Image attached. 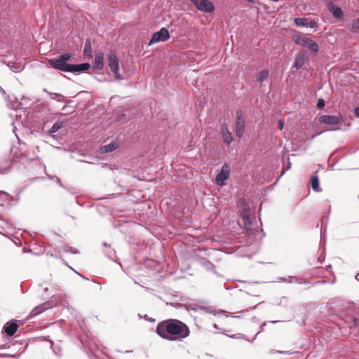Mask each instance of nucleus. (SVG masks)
I'll use <instances>...</instances> for the list:
<instances>
[{"mask_svg": "<svg viewBox=\"0 0 359 359\" xmlns=\"http://www.w3.org/2000/svg\"><path fill=\"white\" fill-rule=\"evenodd\" d=\"M278 123H279V128H280V130H282L283 128V126H284L283 122L281 120H279L278 121Z\"/></svg>", "mask_w": 359, "mask_h": 359, "instance_id": "41", "label": "nucleus"}, {"mask_svg": "<svg viewBox=\"0 0 359 359\" xmlns=\"http://www.w3.org/2000/svg\"><path fill=\"white\" fill-rule=\"evenodd\" d=\"M19 200H20V194L18 193V196H17L16 201H19Z\"/></svg>", "mask_w": 359, "mask_h": 359, "instance_id": "49", "label": "nucleus"}, {"mask_svg": "<svg viewBox=\"0 0 359 359\" xmlns=\"http://www.w3.org/2000/svg\"><path fill=\"white\" fill-rule=\"evenodd\" d=\"M90 68V65L88 62H84L78 65H72L70 72L71 73H74L75 74H79L80 73L85 72Z\"/></svg>", "mask_w": 359, "mask_h": 359, "instance_id": "13", "label": "nucleus"}, {"mask_svg": "<svg viewBox=\"0 0 359 359\" xmlns=\"http://www.w3.org/2000/svg\"><path fill=\"white\" fill-rule=\"evenodd\" d=\"M22 101L19 102L16 98L14 102H11V107L15 111V114L14 115L16 117V121L20 122L22 126L25 128H33L34 127V123L33 121L34 113L30 114L29 112H27V111L22 110V111L18 114V110L27 109L26 107H22Z\"/></svg>", "mask_w": 359, "mask_h": 359, "instance_id": "2", "label": "nucleus"}, {"mask_svg": "<svg viewBox=\"0 0 359 359\" xmlns=\"http://www.w3.org/2000/svg\"><path fill=\"white\" fill-rule=\"evenodd\" d=\"M108 65L111 71L114 73L115 77L121 79V76L119 74V62L117 56L114 53H110L107 55Z\"/></svg>", "mask_w": 359, "mask_h": 359, "instance_id": "7", "label": "nucleus"}, {"mask_svg": "<svg viewBox=\"0 0 359 359\" xmlns=\"http://www.w3.org/2000/svg\"><path fill=\"white\" fill-rule=\"evenodd\" d=\"M232 317H233V318H238V317H241V315H239V316H232Z\"/></svg>", "mask_w": 359, "mask_h": 359, "instance_id": "55", "label": "nucleus"}, {"mask_svg": "<svg viewBox=\"0 0 359 359\" xmlns=\"http://www.w3.org/2000/svg\"><path fill=\"white\" fill-rule=\"evenodd\" d=\"M72 55L70 53H64L60 55L57 57L51 58L48 60V64L54 69L69 72L71 64L67 62L72 60Z\"/></svg>", "mask_w": 359, "mask_h": 359, "instance_id": "3", "label": "nucleus"}, {"mask_svg": "<svg viewBox=\"0 0 359 359\" xmlns=\"http://www.w3.org/2000/svg\"><path fill=\"white\" fill-rule=\"evenodd\" d=\"M230 175V168L227 163H224L221 168L220 172L216 176V183L217 185L222 187L225 184V181L229 179Z\"/></svg>", "mask_w": 359, "mask_h": 359, "instance_id": "8", "label": "nucleus"}, {"mask_svg": "<svg viewBox=\"0 0 359 359\" xmlns=\"http://www.w3.org/2000/svg\"><path fill=\"white\" fill-rule=\"evenodd\" d=\"M318 171H316L311 177V184L313 190L316 192H320L322 189L319 185V179L318 177Z\"/></svg>", "mask_w": 359, "mask_h": 359, "instance_id": "18", "label": "nucleus"}, {"mask_svg": "<svg viewBox=\"0 0 359 359\" xmlns=\"http://www.w3.org/2000/svg\"><path fill=\"white\" fill-rule=\"evenodd\" d=\"M328 8L332 13L333 16L337 19H342L344 18V13L342 9L332 4H329Z\"/></svg>", "mask_w": 359, "mask_h": 359, "instance_id": "14", "label": "nucleus"}, {"mask_svg": "<svg viewBox=\"0 0 359 359\" xmlns=\"http://www.w3.org/2000/svg\"><path fill=\"white\" fill-rule=\"evenodd\" d=\"M355 279L359 280V273L355 276Z\"/></svg>", "mask_w": 359, "mask_h": 359, "instance_id": "52", "label": "nucleus"}, {"mask_svg": "<svg viewBox=\"0 0 359 359\" xmlns=\"http://www.w3.org/2000/svg\"><path fill=\"white\" fill-rule=\"evenodd\" d=\"M242 222L243 226L247 229H250L252 226V222L250 220V218L248 215V211L245 209L243 210V216H242Z\"/></svg>", "mask_w": 359, "mask_h": 359, "instance_id": "19", "label": "nucleus"}, {"mask_svg": "<svg viewBox=\"0 0 359 359\" xmlns=\"http://www.w3.org/2000/svg\"><path fill=\"white\" fill-rule=\"evenodd\" d=\"M63 251L65 252H70L73 254H76L78 253V250H73L72 247L70 246H65L64 248H63Z\"/></svg>", "mask_w": 359, "mask_h": 359, "instance_id": "36", "label": "nucleus"}, {"mask_svg": "<svg viewBox=\"0 0 359 359\" xmlns=\"http://www.w3.org/2000/svg\"><path fill=\"white\" fill-rule=\"evenodd\" d=\"M18 328V325L17 324L16 321L11 320L10 322L6 323L4 325L3 330H4V332H6V334L8 336L12 337L16 332Z\"/></svg>", "mask_w": 359, "mask_h": 359, "instance_id": "12", "label": "nucleus"}, {"mask_svg": "<svg viewBox=\"0 0 359 359\" xmlns=\"http://www.w3.org/2000/svg\"><path fill=\"white\" fill-rule=\"evenodd\" d=\"M48 177L51 180L55 179L57 184L62 188H65V185L61 182V180L57 176H48Z\"/></svg>", "mask_w": 359, "mask_h": 359, "instance_id": "37", "label": "nucleus"}, {"mask_svg": "<svg viewBox=\"0 0 359 359\" xmlns=\"http://www.w3.org/2000/svg\"><path fill=\"white\" fill-rule=\"evenodd\" d=\"M309 38L299 34H296L292 36V40L294 41V42L296 44L302 47L306 46L308 42H309Z\"/></svg>", "mask_w": 359, "mask_h": 359, "instance_id": "17", "label": "nucleus"}, {"mask_svg": "<svg viewBox=\"0 0 359 359\" xmlns=\"http://www.w3.org/2000/svg\"><path fill=\"white\" fill-rule=\"evenodd\" d=\"M290 165H291V163H289L288 164H287V169H286V170H287V169H289V168H290Z\"/></svg>", "mask_w": 359, "mask_h": 359, "instance_id": "51", "label": "nucleus"}, {"mask_svg": "<svg viewBox=\"0 0 359 359\" xmlns=\"http://www.w3.org/2000/svg\"><path fill=\"white\" fill-rule=\"evenodd\" d=\"M354 114L355 116L359 117V107H357L354 109Z\"/></svg>", "mask_w": 359, "mask_h": 359, "instance_id": "39", "label": "nucleus"}, {"mask_svg": "<svg viewBox=\"0 0 359 359\" xmlns=\"http://www.w3.org/2000/svg\"><path fill=\"white\" fill-rule=\"evenodd\" d=\"M258 334H259V332L256 333V335H255V337H256L258 335ZM255 339V338H254V339Z\"/></svg>", "mask_w": 359, "mask_h": 359, "instance_id": "60", "label": "nucleus"}, {"mask_svg": "<svg viewBox=\"0 0 359 359\" xmlns=\"http://www.w3.org/2000/svg\"><path fill=\"white\" fill-rule=\"evenodd\" d=\"M170 39V33L167 28L162 27L158 32L153 34L151 39L148 43V46H151L154 43H158L160 41H166Z\"/></svg>", "mask_w": 359, "mask_h": 359, "instance_id": "5", "label": "nucleus"}, {"mask_svg": "<svg viewBox=\"0 0 359 359\" xmlns=\"http://www.w3.org/2000/svg\"><path fill=\"white\" fill-rule=\"evenodd\" d=\"M290 165H291V163H289L288 164H287V169H286V170H287V169H289V168H290Z\"/></svg>", "mask_w": 359, "mask_h": 359, "instance_id": "50", "label": "nucleus"}, {"mask_svg": "<svg viewBox=\"0 0 359 359\" xmlns=\"http://www.w3.org/2000/svg\"><path fill=\"white\" fill-rule=\"evenodd\" d=\"M343 119L341 116L337 115H323L319 118V122L326 125L335 126L341 124Z\"/></svg>", "mask_w": 359, "mask_h": 359, "instance_id": "9", "label": "nucleus"}, {"mask_svg": "<svg viewBox=\"0 0 359 359\" xmlns=\"http://www.w3.org/2000/svg\"><path fill=\"white\" fill-rule=\"evenodd\" d=\"M248 2L254 3L255 0H247Z\"/></svg>", "mask_w": 359, "mask_h": 359, "instance_id": "54", "label": "nucleus"}, {"mask_svg": "<svg viewBox=\"0 0 359 359\" xmlns=\"http://www.w3.org/2000/svg\"><path fill=\"white\" fill-rule=\"evenodd\" d=\"M230 337H231V338H234V337H235V335H232V336H231Z\"/></svg>", "mask_w": 359, "mask_h": 359, "instance_id": "61", "label": "nucleus"}, {"mask_svg": "<svg viewBox=\"0 0 359 359\" xmlns=\"http://www.w3.org/2000/svg\"><path fill=\"white\" fill-rule=\"evenodd\" d=\"M274 353L292 355V354L294 353L295 352L294 351H278V350H275V349H271L269 351V353Z\"/></svg>", "mask_w": 359, "mask_h": 359, "instance_id": "33", "label": "nucleus"}, {"mask_svg": "<svg viewBox=\"0 0 359 359\" xmlns=\"http://www.w3.org/2000/svg\"><path fill=\"white\" fill-rule=\"evenodd\" d=\"M62 128V123H59V122H56L49 129L48 133H51V134H53L55 133H57Z\"/></svg>", "mask_w": 359, "mask_h": 359, "instance_id": "27", "label": "nucleus"}, {"mask_svg": "<svg viewBox=\"0 0 359 359\" xmlns=\"http://www.w3.org/2000/svg\"><path fill=\"white\" fill-rule=\"evenodd\" d=\"M318 25V19H313L307 22L306 27L316 28Z\"/></svg>", "mask_w": 359, "mask_h": 359, "instance_id": "31", "label": "nucleus"}, {"mask_svg": "<svg viewBox=\"0 0 359 359\" xmlns=\"http://www.w3.org/2000/svg\"><path fill=\"white\" fill-rule=\"evenodd\" d=\"M118 148V144L116 142H111L109 144L104 145L100 149L101 154H106L108 152H112Z\"/></svg>", "mask_w": 359, "mask_h": 359, "instance_id": "20", "label": "nucleus"}, {"mask_svg": "<svg viewBox=\"0 0 359 359\" xmlns=\"http://www.w3.org/2000/svg\"><path fill=\"white\" fill-rule=\"evenodd\" d=\"M340 128H334V129H330V130H327V131H334V130H339Z\"/></svg>", "mask_w": 359, "mask_h": 359, "instance_id": "45", "label": "nucleus"}, {"mask_svg": "<svg viewBox=\"0 0 359 359\" xmlns=\"http://www.w3.org/2000/svg\"><path fill=\"white\" fill-rule=\"evenodd\" d=\"M278 322H280V320H271V321H270V323H273V324H275V323H276Z\"/></svg>", "mask_w": 359, "mask_h": 359, "instance_id": "47", "label": "nucleus"}, {"mask_svg": "<svg viewBox=\"0 0 359 359\" xmlns=\"http://www.w3.org/2000/svg\"><path fill=\"white\" fill-rule=\"evenodd\" d=\"M2 193H3L4 194H5L6 196H8L9 198H11V200H14V198H13L11 196H10L9 194H8L7 193H6V192H4V191H3Z\"/></svg>", "mask_w": 359, "mask_h": 359, "instance_id": "43", "label": "nucleus"}, {"mask_svg": "<svg viewBox=\"0 0 359 359\" xmlns=\"http://www.w3.org/2000/svg\"><path fill=\"white\" fill-rule=\"evenodd\" d=\"M292 279H295L296 280L295 282H297V283H298L299 284L301 283V282L298 281V278L297 277H291V276H290L287 278H283V277H279L278 278V280L280 281L287 282V283H293Z\"/></svg>", "mask_w": 359, "mask_h": 359, "instance_id": "30", "label": "nucleus"}, {"mask_svg": "<svg viewBox=\"0 0 359 359\" xmlns=\"http://www.w3.org/2000/svg\"><path fill=\"white\" fill-rule=\"evenodd\" d=\"M306 47L312 53L314 54L317 53L319 50V46L318 43L311 39H309V42H308Z\"/></svg>", "mask_w": 359, "mask_h": 359, "instance_id": "24", "label": "nucleus"}, {"mask_svg": "<svg viewBox=\"0 0 359 359\" xmlns=\"http://www.w3.org/2000/svg\"><path fill=\"white\" fill-rule=\"evenodd\" d=\"M65 189H66L69 194H72V195H75L78 192L76 191L75 189L72 188V187H67L65 186Z\"/></svg>", "mask_w": 359, "mask_h": 359, "instance_id": "38", "label": "nucleus"}, {"mask_svg": "<svg viewBox=\"0 0 359 359\" xmlns=\"http://www.w3.org/2000/svg\"><path fill=\"white\" fill-rule=\"evenodd\" d=\"M236 134L237 137H241L245 130V120L243 118L241 111L236 112Z\"/></svg>", "mask_w": 359, "mask_h": 359, "instance_id": "10", "label": "nucleus"}, {"mask_svg": "<svg viewBox=\"0 0 359 359\" xmlns=\"http://www.w3.org/2000/svg\"><path fill=\"white\" fill-rule=\"evenodd\" d=\"M83 55L89 58L92 57V46L89 39H87L85 42Z\"/></svg>", "mask_w": 359, "mask_h": 359, "instance_id": "22", "label": "nucleus"}, {"mask_svg": "<svg viewBox=\"0 0 359 359\" xmlns=\"http://www.w3.org/2000/svg\"><path fill=\"white\" fill-rule=\"evenodd\" d=\"M156 331L160 337L168 340L184 339L190 333L188 326L176 319H169L159 323Z\"/></svg>", "mask_w": 359, "mask_h": 359, "instance_id": "1", "label": "nucleus"}, {"mask_svg": "<svg viewBox=\"0 0 359 359\" xmlns=\"http://www.w3.org/2000/svg\"><path fill=\"white\" fill-rule=\"evenodd\" d=\"M351 30L354 33H359V18L352 22Z\"/></svg>", "mask_w": 359, "mask_h": 359, "instance_id": "29", "label": "nucleus"}, {"mask_svg": "<svg viewBox=\"0 0 359 359\" xmlns=\"http://www.w3.org/2000/svg\"><path fill=\"white\" fill-rule=\"evenodd\" d=\"M201 264L208 271H214L215 269V266L209 260L205 259H202L200 261Z\"/></svg>", "mask_w": 359, "mask_h": 359, "instance_id": "23", "label": "nucleus"}, {"mask_svg": "<svg viewBox=\"0 0 359 359\" xmlns=\"http://www.w3.org/2000/svg\"><path fill=\"white\" fill-rule=\"evenodd\" d=\"M305 63V54L302 52L299 53L295 57L293 68L296 69H300L303 67Z\"/></svg>", "mask_w": 359, "mask_h": 359, "instance_id": "16", "label": "nucleus"}, {"mask_svg": "<svg viewBox=\"0 0 359 359\" xmlns=\"http://www.w3.org/2000/svg\"><path fill=\"white\" fill-rule=\"evenodd\" d=\"M325 105V100L323 98H319L317 101V107L323 109Z\"/></svg>", "mask_w": 359, "mask_h": 359, "instance_id": "35", "label": "nucleus"}, {"mask_svg": "<svg viewBox=\"0 0 359 359\" xmlns=\"http://www.w3.org/2000/svg\"><path fill=\"white\" fill-rule=\"evenodd\" d=\"M51 299L48 302H44L43 304L36 306L29 313L27 318H32L35 317L42 312L45 311L48 309L53 308L56 306L58 304V301L60 299V296L58 294H52Z\"/></svg>", "mask_w": 359, "mask_h": 359, "instance_id": "4", "label": "nucleus"}, {"mask_svg": "<svg viewBox=\"0 0 359 359\" xmlns=\"http://www.w3.org/2000/svg\"><path fill=\"white\" fill-rule=\"evenodd\" d=\"M55 95L60 97H62V99L60 100H58V102H63L64 100V97L62 95H61L60 94H57V93H55Z\"/></svg>", "mask_w": 359, "mask_h": 359, "instance_id": "42", "label": "nucleus"}, {"mask_svg": "<svg viewBox=\"0 0 359 359\" xmlns=\"http://www.w3.org/2000/svg\"><path fill=\"white\" fill-rule=\"evenodd\" d=\"M221 134L222 140L226 144H230L233 142V136L228 128L226 123H224L221 126Z\"/></svg>", "mask_w": 359, "mask_h": 359, "instance_id": "11", "label": "nucleus"}, {"mask_svg": "<svg viewBox=\"0 0 359 359\" xmlns=\"http://www.w3.org/2000/svg\"><path fill=\"white\" fill-rule=\"evenodd\" d=\"M265 325H266V323H262V324L260 325V327H261L262 329H263V328L264 327V326H265Z\"/></svg>", "mask_w": 359, "mask_h": 359, "instance_id": "48", "label": "nucleus"}, {"mask_svg": "<svg viewBox=\"0 0 359 359\" xmlns=\"http://www.w3.org/2000/svg\"><path fill=\"white\" fill-rule=\"evenodd\" d=\"M214 327L216 328V329L218 328L216 324L214 325Z\"/></svg>", "mask_w": 359, "mask_h": 359, "instance_id": "56", "label": "nucleus"}, {"mask_svg": "<svg viewBox=\"0 0 359 359\" xmlns=\"http://www.w3.org/2000/svg\"><path fill=\"white\" fill-rule=\"evenodd\" d=\"M148 320H150V321H154V320L151 319V318H149V319H147Z\"/></svg>", "mask_w": 359, "mask_h": 359, "instance_id": "57", "label": "nucleus"}, {"mask_svg": "<svg viewBox=\"0 0 359 359\" xmlns=\"http://www.w3.org/2000/svg\"><path fill=\"white\" fill-rule=\"evenodd\" d=\"M104 253L105 256L107 257L109 259L116 262L114 259V257L116 255V251L114 249L109 248L107 250L104 251Z\"/></svg>", "mask_w": 359, "mask_h": 359, "instance_id": "28", "label": "nucleus"}, {"mask_svg": "<svg viewBox=\"0 0 359 359\" xmlns=\"http://www.w3.org/2000/svg\"><path fill=\"white\" fill-rule=\"evenodd\" d=\"M51 348L53 350V352L57 358L62 357V353L60 348L54 347L53 342H51Z\"/></svg>", "mask_w": 359, "mask_h": 359, "instance_id": "32", "label": "nucleus"}, {"mask_svg": "<svg viewBox=\"0 0 359 359\" xmlns=\"http://www.w3.org/2000/svg\"><path fill=\"white\" fill-rule=\"evenodd\" d=\"M247 311H248V310L241 311H239L238 313H239L240 314H243L244 313H245V312H247Z\"/></svg>", "mask_w": 359, "mask_h": 359, "instance_id": "46", "label": "nucleus"}, {"mask_svg": "<svg viewBox=\"0 0 359 359\" xmlns=\"http://www.w3.org/2000/svg\"><path fill=\"white\" fill-rule=\"evenodd\" d=\"M8 66L10 68V69L13 72H20L23 69L22 67L20 65L15 64L14 62H9L8 64Z\"/></svg>", "mask_w": 359, "mask_h": 359, "instance_id": "25", "label": "nucleus"}, {"mask_svg": "<svg viewBox=\"0 0 359 359\" xmlns=\"http://www.w3.org/2000/svg\"><path fill=\"white\" fill-rule=\"evenodd\" d=\"M308 19L306 18H297L294 19V23L297 26L306 27Z\"/></svg>", "mask_w": 359, "mask_h": 359, "instance_id": "26", "label": "nucleus"}, {"mask_svg": "<svg viewBox=\"0 0 359 359\" xmlns=\"http://www.w3.org/2000/svg\"><path fill=\"white\" fill-rule=\"evenodd\" d=\"M44 292H48V288L47 287H46L44 289H43Z\"/></svg>", "mask_w": 359, "mask_h": 359, "instance_id": "53", "label": "nucleus"}, {"mask_svg": "<svg viewBox=\"0 0 359 359\" xmlns=\"http://www.w3.org/2000/svg\"><path fill=\"white\" fill-rule=\"evenodd\" d=\"M196 8L204 13H212L215 10L214 4L209 0H190Z\"/></svg>", "mask_w": 359, "mask_h": 359, "instance_id": "6", "label": "nucleus"}, {"mask_svg": "<svg viewBox=\"0 0 359 359\" xmlns=\"http://www.w3.org/2000/svg\"><path fill=\"white\" fill-rule=\"evenodd\" d=\"M269 72L267 69H262L260 71L257 76V80L259 81L261 84L263 83V82L269 78Z\"/></svg>", "mask_w": 359, "mask_h": 359, "instance_id": "21", "label": "nucleus"}, {"mask_svg": "<svg viewBox=\"0 0 359 359\" xmlns=\"http://www.w3.org/2000/svg\"><path fill=\"white\" fill-rule=\"evenodd\" d=\"M102 245H103V246H104V247H109V248H110V245H108V243H106V242H103Z\"/></svg>", "mask_w": 359, "mask_h": 359, "instance_id": "44", "label": "nucleus"}, {"mask_svg": "<svg viewBox=\"0 0 359 359\" xmlns=\"http://www.w3.org/2000/svg\"><path fill=\"white\" fill-rule=\"evenodd\" d=\"M201 309H203L204 311L209 313L210 314H213L214 316L218 315L219 313H223L224 311L220 310L219 311H216L215 310H210L208 308L206 307H202Z\"/></svg>", "mask_w": 359, "mask_h": 359, "instance_id": "34", "label": "nucleus"}, {"mask_svg": "<svg viewBox=\"0 0 359 359\" xmlns=\"http://www.w3.org/2000/svg\"><path fill=\"white\" fill-rule=\"evenodd\" d=\"M255 307H256V306H253V307L250 308V309H251V310H252V309H255Z\"/></svg>", "mask_w": 359, "mask_h": 359, "instance_id": "58", "label": "nucleus"}, {"mask_svg": "<svg viewBox=\"0 0 359 359\" xmlns=\"http://www.w3.org/2000/svg\"><path fill=\"white\" fill-rule=\"evenodd\" d=\"M15 129H16V126H14V127H13V132H15Z\"/></svg>", "mask_w": 359, "mask_h": 359, "instance_id": "59", "label": "nucleus"}, {"mask_svg": "<svg viewBox=\"0 0 359 359\" xmlns=\"http://www.w3.org/2000/svg\"><path fill=\"white\" fill-rule=\"evenodd\" d=\"M353 323H354V325H355V327L359 326V319H357V318H355L353 319Z\"/></svg>", "mask_w": 359, "mask_h": 359, "instance_id": "40", "label": "nucleus"}, {"mask_svg": "<svg viewBox=\"0 0 359 359\" xmlns=\"http://www.w3.org/2000/svg\"><path fill=\"white\" fill-rule=\"evenodd\" d=\"M104 67V53L100 52L95 55L93 68L102 70Z\"/></svg>", "mask_w": 359, "mask_h": 359, "instance_id": "15", "label": "nucleus"}]
</instances>
